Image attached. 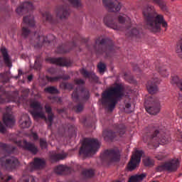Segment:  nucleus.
I'll return each instance as SVG.
<instances>
[{
  "instance_id": "obj_1",
  "label": "nucleus",
  "mask_w": 182,
  "mask_h": 182,
  "mask_svg": "<svg viewBox=\"0 0 182 182\" xmlns=\"http://www.w3.org/2000/svg\"><path fill=\"white\" fill-rule=\"evenodd\" d=\"M142 15L144 19L145 27L151 32H160L161 25L163 28L167 29L168 24L164 19V16L157 14L154 6H145L142 10Z\"/></svg>"
},
{
  "instance_id": "obj_2",
  "label": "nucleus",
  "mask_w": 182,
  "mask_h": 182,
  "mask_svg": "<svg viewBox=\"0 0 182 182\" xmlns=\"http://www.w3.org/2000/svg\"><path fill=\"white\" fill-rule=\"evenodd\" d=\"M87 50L91 53H96V55H105L107 59H111L114 53V46L113 41L110 38H98L92 45H87Z\"/></svg>"
},
{
  "instance_id": "obj_3",
  "label": "nucleus",
  "mask_w": 182,
  "mask_h": 182,
  "mask_svg": "<svg viewBox=\"0 0 182 182\" xmlns=\"http://www.w3.org/2000/svg\"><path fill=\"white\" fill-rule=\"evenodd\" d=\"M73 102L77 103L73 106V110L75 113H80L85 109V103L89 100L90 93L89 90L82 85H78L72 94Z\"/></svg>"
},
{
  "instance_id": "obj_4",
  "label": "nucleus",
  "mask_w": 182,
  "mask_h": 182,
  "mask_svg": "<svg viewBox=\"0 0 182 182\" xmlns=\"http://www.w3.org/2000/svg\"><path fill=\"white\" fill-rule=\"evenodd\" d=\"M55 13L58 20L53 18V16H52V14H50L49 11H45L43 13L42 16L46 19V22H49L51 25H58V23H59V21H62V19H67L69 16V7L67 6H58L56 8Z\"/></svg>"
},
{
  "instance_id": "obj_5",
  "label": "nucleus",
  "mask_w": 182,
  "mask_h": 182,
  "mask_svg": "<svg viewBox=\"0 0 182 182\" xmlns=\"http://www.w3.org/2000/svg\"><path fill=\"white\" fill-rule=\"evenodd\" d=\"M100 149V144L96 139L85 138L80 149V154L87 157L91 154H95Z\"/></svg>"
},
{
  "instance_id": "obj_6",
  "label": "nucleus",
  "mask_w": 182,
  "mask_h": 182,
  "mask_svg": "<svg viewBox=\"0 0 182 182\" xmlns=\"http://www.w3.org/2000/svg\"><path fill=\"white\" fill-rule=\"evenodd\" d=\"M144 140L148 144H159L160 141L163 143V135L161 134V130H160V126L157 124L151 125L144 137Z\"/></svg>"
},
{
  "instance_id": "obj_7",
  "label": "nucleus",
  "mask_w": 182,
  "mask_h": 182,
  "mask_svg": "<svg viewBox=\"0 0 182 182\" xmlns=\"http://www.w3.org/2000/svg\"><path fill=\"white\" fill-rule=\"evenodd\" d=\"M114 87L111 90H105L102 94L100 102L107 112H112L114 109Z\"/></svg>"
},
{
  "instance_id": "obj_8",
  "label": "nucleus",
  "mask_w": 182,
  "mask_h": 182,
  "mask_svg": "<svg viewBox=\"0 0 182 182\" xmlns=\"http://www.w3.org/2000/svg\"><path fill=\"white\" fill-rule=\"evenodd\" d=\"M144 106L146 112L152 116L159 114L161 110V103L157 97H149L146 100Z\"/></svg>"
},
{
  "instance_id": "obj_9",
  "label": "nucleus",
  "mask_w": 182,
  "mask_h": 182,
  "mask_svg": "<svg viewBox=\"0 0 182 182\" xmlns=\"http://www.w3.org/2000/svg\"><path fill=\"white\" fill-rule=\"evenodd\" d=\"M25 25H28L30 28H33V26H35L33 15L26 16L23 18L21 36H23V38H28L31 34V30L27 27H25Z\"/></svg>"
},
{
  "instance_id": "obj_10",
  "label": "nucleus",
  "mask_w": 182,
  "mask_h": 182,
  "mask_svg": "<svg viewBox=\"0 0 182 182\" xmlns=\"http://www.w3.org/2000/svg\"><path fill=\"white\" fill-rule=\"evenodd\" d=\"M127 95H129L127 88L122 83H114V105H117L118 102H120L123 97H125Z\"/></svg>"
},
{
  "instance_id": "obj_11",
  "label": "nucleus",
  "mask_w": 182,
  "mask_h": 182,
  "mask_svg": "<svg viewBox=\"0 0 182 182\" xmlns=\"http://www.w3.org/2000/svg\"><path fill=\"white\" fill-rule=\"evenodd\" d=\"M144 152L141 150H135L132 154L130 161L127 164V168L129 171H133L135 168L140 164L141 160V156H143Z\"/></svg>"
},
{
  "instance_id": "obj_12",
  "label": "nucleus",
  "mask_w": 182,
  "mask_h": 182,
  "mask_svg": "<svg viewBox=\"0 0 182 182\" xmlns=\"http://www.w3.org/2000/svg\"><path fill=\"white\" fill-rule=\"evenodd\" d=\"M0 161L1 166L5 167L6 170H13V168H16L17 166L19 165V161L14 156H11L9 159L1 158Z\"/></svg>"
},
{
  "instance_id": "obj_13",
  "label": "nucleus",
  "mask_w": 182,
  "mask_h": 182,
  "mask_svg": "<svg viewBox=\"0 0 182 182\" xmlns=\"http://www.w3.org/2000/svg\"><path fill=\"white\" fill-rule=\"evenodd\" d=\"M180 167V162L178 159L172 160L168 162H166L163 165L158 167L159 171H161V170H166V171H169L170 173H173L174 171H177V168Z\"/></svg>"
},
{
  "instance_id": "obj_14",
  "label": "nucleus",
  "mask_w": 182,
  "mask_h": 182,
  "mask_svg": "<svg viewBox=\"0 0 182 182\" xmlns=\"http://www.w3.org/2000/svg\"><path fill=\"white\" fill-rule=\"evenodd\" d=\"M46 164V161L43 159L35 158L33 162H31L26 167V171H33V170H41L43 168Z\"/></svg>"
},
{
  "instance_id": "obj_15",
  "label": "nucleus",
  "mask_w": 182,
  "mask_h": 182,
  "mask_svg": "<svg viewBox=\"0 0 182 182\" xmlns=\"http://www.w3.org/2000/svg\"><path fill=\"white\" fill-rule=\"evenodd\" d=\"M35 38H36V44L34 46L35 48H42L43 43H50L55 36L53 35H48V36H41L38 33H34Z\"/></svg>"
},
{
  "instance_id": "obj_16",
  "label": "nucleus",
  "mask_w": 182,
  "mask_h": 182,
  "mask_svg": "<svg viewBox=\"0 0 182 182\" xmlns=\"http://www.w3.org/2000/svg\"><path fill=\"white\" fill-rule=\"evenodd\" d=\"M48 62L52 63L53 65H57L58 66H72V60L68 58H48L46 59Z\"/></svg>"
},
{
  "instance_id": "obj_17",
  "label": "nucleus",
  "mask_w": 182,
  "mask_h": 182,
  "mask_svg": "<svg viewBox=\"0 0 182 182\" xmlns=\"http://www.w3.org/2000/svg\"><path fill=\"white\" fill-rule=\"evenodd\" d=\"M101 161L105 164H110L114 161V149H106L100 156Z\"/></svg>"
},
{
  "instance_id": "obj_18",
  "label": "nucleus",
  "mask_w": 182,
  "mask_h": 182,
  "mask_svg": "<svg viewBox=\"0 0 182 182\" xmlns=\"http://www.w3.org/2000/svg\"><path fill=\"white\" fill-rule=\"evenodd\" d=\"M18 146L23 147L24 150H27L32 153V154H36L38 153V147L35 144L26 141V139H23V141H19L17 142Z\"/></svg>"
},
{
  "instance_id": "obj_19",
  "label": "nucleus",
  "mask_w": 182,
  "mask_h": 182,
  "mask_svg": "<svg viewBox=\"0 0 182 182\" xmlns=\"http://www.w3.org/2000/svg\"><path fill=\"white\" fill-rule=\"evenodd\" d=\"M75 47H76V38H74L72 42L59 46L56 49V53H68V52H70V50L73 49Z\"/></svg>"
},
{
  "instance_id": "obj_20",
  "label": "nucleus",
  "mask_w": 182,
  "mask_h": 182,
  "mask_svg": "<svg viewBox=\"0 0 182 182\" xmlns=\"http://www.w3.org/2000/svg\"><path fill=\"white\" fill-rule=\"evenodd\" d=\"M32 9H33L32 3L31 1H26L21 4V6L16 9V11L18 15H23L26 14V12H30Z\"/></svg>"
},
{
  "instance_id": "obj_21",
  "label": "nucleus",
  "mask_w": 182,
  "mask_h": 182,
  "mask_svg": "<svg viewBox=\"0 0 182 182\" xmlns=\"http://www.w3.org/2000/svg\"><path fill=\"white\" fill-rule=\"evenodd\" d=\"M60 74L55 77H50L49 75H46V78L47 79L48 82H59L60 79L63 80H69L70 79V76L65 75V70H59Z\"/></svg>"
},
{
  "instance_id": "obj_22",
  "label": "nucleus",
  "mask_w": 182,
  "mask_h": 182,
  "mask_svg": "<svg viewBox=\"0 0 182 182\" xmlns=\"http://www.w3.org/2000/svg\"><path fill=\"white\" fill-rule=\"evenodd\" d=\"M159 83H160L159 78H154L153 80H149L146 85L149 93L151 95H155V93H157V92H159V88L156 85H159Z\"/></svg>"
},
{
  "instance_id": "obj_23",
  "label": "nucleus",
  "mask_w": 182,
  "mask_h": 182,
  "mask_svg": "<svg viewBox=\"0 0 182 182\" xmlns=\"http://www.w3.org/2000/svg\"><path fill=\"white\" fill-rule=\"evenodd\" d=\"M67 156L68 154L65 152L58 154L56 151H53L50 152L49 160L51 163H56L57 161L66 159Z\"/></svg>"
},
{
  "instance_id": "obj_24",
  "label": "nucleus",
  "mask_w": 182,
  "mask_h": 182,
  "mask_svg": "<svg viewBox=\"0 0 182 182\" xmlns=\"http://www.w3.org/2000/svg\"><path fill=\"white\" fill-rule=\"evenodd\" d=\"M54 171L55 173H56V174H61V175L66 176V174H70V173L73 171V169H72L71 167H69L68 166L59 165L55 167V168L54 169Z\"/></svg>"
},
{
  "instance_id": "obj_25",
  "label": "nucleus",
  "mask_w": 182,
  "mask_h": 182,
  "mask_svg": "<svg viewBox=\"0 0 182 182\" xmlns=\"http://www.w3.org/2000/svg\"><path fill=\"white\" fill-rule=\"evenodd\" d=\"M0 52L3 56V60L5 65H6L8 68H12V61L11 60V56H9L6 48H5V46H2L0 48Z\"/></svg>"
},
{
  "instance_id": "obj_26",
  "label": "nucleus",
  "mask_w": 182,
  "mask_h": 182,
  "mask_svg": "<svg viewBox=\"0 0 182 182\" xmlns=\"http://www.w3.org/2000/svg\"><path fill=\"white\" fill-rule=\"evenodd\" d=\"M80 73L85 79H90L91 82H98L99 77H97L96 74L93 72H89L86 69L82 68L80 70Z\"/></svg>"
},
{
  "instance_id": "obj_27",
  "label": "nucleus",
  "mask_w": 182,
  "mask_h": 182,
  "mask_svg": "<svg viewBox=\"0 0 182 182\" xmlns=\"http://www.w3.org/2000/svg\"><path fill=\"white\" fill-rule=\"evenodd\" d=\"M0 149L5 153V156H6L15 153L16 147L0 142Z\"/></svg>"
},
{
  "instance_id": "obj_28",
  "label": "nucleus",
  "mask_w": 182,
  "mask_h": 182,
  "mask_svg": "<svg viewBox=\"0 0 182 182\" xmlns=\"http://www.w3.org/2000/svg\"><path fill=\"white\" fill-rule=\"evenodd\" d=\"M46 113L48 114L47 117V124L49 128L52 127V124L53 123V117H55V114L52 112V107L50 105L46 104L45 105Z\"/></svg>"
},
{
  "instance_id": "obj_29",
  "label": "nucleus",
  "mask_w": 182,
  "mask_h": 182,
  "mask_svg": "<svg viewBox=\"0 0 182 182\" xmlns=\"http://www.w3.org/2000/svg\"><path fill=\"white\" fill-rule=\"evenodd\" d=\"M3 122L7 127H12V126L15 124V119H14L12 114L9 113H6L4 114Z\"/></svg>"
},
{
  "instance_id": "obj_30",
  "label": "nucleus",
  "mask_w": 182,
  "mask_h": 182,
  "mask_svg": "<svg viewBox=\"0 0 182 182\" xmlns=\"http://www.w3.org/2000/svg\"><path fill=\"white\" fill-rule=\"evenodd\" d=\"M21 120L22 121H20V127H21V129H28L31 127V118L29 115L27 114H23Z\"/></svg>"
},
{
  "instance_id": "obj_31",
  "label": "nucleus",
  "mask_w": 182,
  "mask_h": 182,
  "mask_svg": "<svg viewBox=\"0 0 182 182\" xmlns=\"http://www.w3.org/2000/svg\"><path fill=\"white\" fill-rule=\"evenodd\" d=\"M105 24L111 28V29H114V17L112 14H109L104 18Z\"/></svg>"
},
{
  "instance_id": "obj_32",
  "label": "nucleus",
  "mask_w": 182,
  "mask_h": 182,
  "mask_svg": "<svg viewBox=\"0 0 182 182\" xmlns=\"http://www.w3.org/2000/svg\"><path fill=\"white\" fill-rule=\"evenodd\" d=\"M63 132L64 133L68 132L69 136H73V134H76V128L75 127V125L72 124H65L63 125Z\"/></svg>"
},
{
  "instance_id": "obj_33",
  "label": "nucleus",
  "mask_w": 182,
  "mask_h": 182,
  "mask_svg": "<svg viewBox=\"0 0 182 182\" xmlns=\"http://www.w3.org/2000/svg\"><path fill=\"white\" fill-rule=\"evenodd\" d=\"M102 136L105 141H113V139H114V132L112 129H106L103 131Z\"/></svg>"
},
{
  "instance_id": "obj_34",
  "label": "nucleus",
  "mask_w": 182,
  "mask_h": 182,
  "mask_svg": "<svg viewBox=\"0 0 182 182\" xmlns=\"http://www.w3.org/2000/svg\"><path fill=\"white\" fill-rule=\"evenodd\" d=\"M156 70L163 76V77H167L168 73H167V68L159 63H156L155 67Z\"/></svg>"
},
{
  "instance_id": "obj_35",
  "label": "nucleus",
  "mask_w": 182,
  "mask_h": 182,
  "mask_svg": "<svg viewBox=\"0 0 182 182\" xmlns=\"http://www.w3.org/2000/svg\"><path fill=\"white\" fill-rule=\"evenodd\" d=\"M102 4L108 12H114V0H102Z\"/></svg>"
},
{
  "instance_id": "obj_36",
  "label": "nucleus",
  "mask_w": 182,
  "mask_h": 182,
  "mask_svg": "<svg viewBox=\"0 0 182 182\" xmlns=\"http://www.w3.org/2000/svg\"><path fill=\"white\" fill-rule=\"evenodd\" d=\"M127 127L124 124H119L116 127L115 129V136H119L122 137L124 134H126Z\"/></svg>"
},
{
  "instance_id": "obj_37",
  "label": "nucleus",
  "mask_w": 182,
  "mask_h": 182,
  "mask_svg": "<svg viewBox=\"0 0 182 182\" xmlns=\"http://www.w3.org/2000/svg\"><path fill=\"white\" fill-rule=\"evenodd\" d=\"M122 150L121 148H115L114 149V163L115 164H119L122 161Z\"/></svg>"
},
{
  "instance_id": "obj_38",
  "label": "nucleus",
  "mask_w": 182,
  "mask_h": 182,
  "mask_svg": "<svg viewBox=\"0 0 182 182\" xmlns=\"http://www.w3.org/2000/svg\"><path fill=\"white\" fill-rule=\"evenodd\" d=\"M33 117L34 119H45V120L47 122L48 118L45 116V114L43 112L41 111H36V110H32L31 112Z\"/></svg>"
},
{
  "instance_id": "obj_39",
  "label": "nucleus",
  "mask_w": 182,
  "mask_h": 182,
  "mask_svg": "<svg viewBox=\"0 0 182 182\" xmlns=\"http://www.w3.org/2000/svg\"><path fill=\"white\" fill-rule=\"evenodd\" d=\"M151 2H152L154 5H157L159 6L161 11H167V6L164 0H151Z\"/></svg>"
},
{
  "instance_id": "obj_40",
  "label": "nucleus",
  "mask_w": 182,
  "mask_h": 182,
  "mask_svg": "<svg viewBox=\"0 0 182 182\" xmlns=\"http://www.w3.org/2000/svg\"><path fill=\"white\" fill-rule=\"evenodd\" d=\"M146 177V174L141 173L140 175L132 176L129 178L128 182H141L143 179Z\"/></svg>"
},
{
  "instance_id": "obj_41",
  "label": "nucleus",
  "mask_w": 182,
  "mask_h": 182,
  "mask_svg": "<svg viewBox=\"0 0 182 182\" xmlns=\"http://www.w3.org/2000/svg\"><path fill=\"white\" fill-rule=\"evenodd\" d=\"M140 35V31L137 28H134L131 29L129 31L127 32L126 36L129 38H139Z\"/></svg>"
},
{
  "instance_id": "obj_42",
  "label": "nucleus",
  "mask_w": 182,
  "mask_h": 182,
  "mask_svg": "<svg viewBox=\"0 0 182 182\" xmlns=\"http://www.w3.org/2000/svg\"><path fill=\"white\" fill-rule=\"evenodd\" d=\"M30 106L33 109V110H36L38 112L43 110V107H42V105H41V102L38 101L32 102Z\"/></svg>"
},
{
  "instance_id": "obj_43",
  "label": "nucleus",
  "mask_w": 182,
  "mask_h": 182,
  "mask_svg": "<svg viewBox=\"0 0 182 182\" xmlns=\"http://www.w3.org/2000/svg\"><path fill=\"white\" fill-rule=\"evenodd\" d=\"M82 174L85 178H92L95 176V171L93 169H83Z\"/></svg>"
},
{
  "instance_id": "obj_44",
  "label": "nucleus",
  "mask_w": 182,
  "mask_h": 182,
  "mask_svg": "<svg viewBox=\"0 0 182 182\" xmlns=\"http://www.w3.org/2000/svg\"><path fill=\"white\" fill-rule=\"evenodd\" d=\"M144 166L146 167H153L154 166V160L149 156L145 157L143 159Z\"/></svg>"
},
{
  "instance_id": "obj_45",
  "label": "nucleus",
  "mask_w": 182,
  "mask_h": 182,
  "mask_svg": "<svg viewBox=\"0 0 182 182\" xmlns=\"http://www.w3.org/2000/svg\"><path fill=\"white\" fill-rule=\"evenodd\" d=\"M176 53H178L179 58L182 59V34L181 36V39L178 41L176 44Z\"/></svg>"
},
{
  "instance_id": "obj_46",
  "label": "nucleus",
  "mask_w": 182,
  "mask_h": 182,
  "mask_svg": "<svg viewBox=\"0 0 182 182\" xmlns=\"http://www.w3.org/2000/svg\"><path fill=\"white\" fill-rule=\"evenodd\" d=\"M44 91L46 93H50L51 95H58V93H59V90L54 86L46 87Z\"/></svg>"
},
{
  "instance_id": "obj_47",
  "label": "nucleus",
  "mask_w": 182,
  "mask_h": 182,
  "mask_svg": "<svg viewBox=\"0 0 182 182\" xmlns=\"http://www.w3.org/2000/svg\"><path fill=\"white\" fill-rule=\"evenodd\" d=\"M97 68L100 75H103L105 72H106V64H105L104 63L100 62L97 64Z\"/></svg>"
},
{
  "instance_id": "obj_48",
  "label": "nucleus",
  "mask_w": 182,
  "mask_h": 182,
  "mask_svg": "<svg viewBox=\"0 0 182 182\" xmlns=\"http://www.w3.org/2000/svg\"><path fill=\"white\" fill-rule=\"evenodd\" d=\"M60 87L64 90H72V89H73V85L72 83L63 82L60 83Z\"/></svg>"
},
{
  "instance_id": "obj_49",
  "label": "nucleus",
  "mask_w": 182,
  "mask_h": 182,
  "mask_svg": "<svg viewBox=\"0 0 182 182\" xmlns=\"http://www.w3.org/2000/svg\"><path fill=\"white\" fill-rule=\"evenodd\" d=\"M62 70L61 68H49L47 69L48 73L50 75H58L60 73L59 70Z\"/></svg>"
},
{
  "instance_id": "obj_50",
  "label": "nucleus",
  "mask_w": 182,
  "mask_h": 182,
  "mask_svg": "<svg viewBox=\"0 0 182 182\" xmlns=\"http://www.w3.org/2000/svg\"><path fill=\"white\" fill-rule=\"evenodd\" d=\"M68 2H70L74 8H80V6H82L80 0H68Z\"/></svg>"
},
{
  "instance_id": "obj_51",
  "label": "nucleus",
  "mask_w": 182,
  "mask_h": 182,
  "mask_svg": "<svg viewBox=\"0 0 182 182\" xmlns=\"http://www.w3.org/2000/svg\"><path fill=\"white\" fill-rule=\"evenodd\" d=\"M180 80H180L178 76H172L171 83V85H176V86H178Z\"/></svg>"
},
{
  "instance_id": "obj_52",
  "label": "nucleus",
  "mask_w": 182,
  "mask_h": 182,
  "mask_svg": "<svg viewBox=\"0 0 182 182\" xmlns=\"http://www.w3.org/2000/svg\"><path fill=\"white\" fill-rule=\"evenodd\" d=\"M49 99L51 100L52 103H62V98L56 96L49 97Z\"/></svg>"
},
{
  "instance_id": "obj_53",
  "label": "nucleus",
  "mask_w": 182,
  "mask_h": 182,
  "mask_svg": "<svg viewBox=\"0 0 182 182\" xmlns=\"http://www.w3.org/2000/svg\"><path fill=\"white\" fill-rule=\"evenodd\" d=\"M29 137L31 140H34V141H36L37 140H39V136H38V133L33 132L31 131V132L29 134Z\"/></svg>"
},
{
  "instance_id": "obj_54",
  "label": "nucleus",
  "mask_w": 182,
  "mask_h": 182,
  "mask_svg": "<svg viewBox=\"0 0 182 182\" xmlns=\"http://www.w3.org/2000/svg\"><path fill=\"white\" fill-rule=\"evenodd\" d=\"M124 79H125L127 82H128L129 83H133V82H134V80L133 79V76L127 73H124Z\"/></svg>"
},
{
  "instance_id": "obj_55",
  "label": "nucleus",
  "mask_w": 182,
  "mask_h": 182,
  "mask_svg": "<svg viewBox=\"0 0 182 182\" xmlns=\"http://www.w3.org/2000/svg\"><path fill=\"white\" fill-rule=\"evenodd\" d=\"M0 178L1 180V182H15V180H14L11 176H9L6 180L4 181V176H2V173H1V171H0Z\"/></svg>"
},
{
  "instance_id": "obj_56",
  "label": "nucleus",
  "mask_w": 182,
  "mask_h": 182,
  "mask_svg": "<svg viewBox=\"0 0 182 182\" xmlns=\"http://www.w3.org/2000/svg\"><path fill=\"white\" fill-rule=\"evenodd\" d=\"M114 8H115V11H117V12H119V11H120V9H122V3H120V1L117 0H115Z\"/></svg>"
},
{
  "instance_id": "obj_57",
  "label": "nucleus",
  "mask_w": 182,
  "mask_h": 182,
  "mask_svg": "<svg viewBox=\"0 0 182 182\" xmlns=\"http://www.w3.org/2000/svg\"><path fill=\"white\" fill-rule=\"evenodd\" d=\"M40 146L41 149H46L48 144L46 143V140L44 139H40Z\"/></svg>"
},
{
  "instance_id": "obj_58",
  "label": "nucleus",
  "mask_w": 182,
  "mask_h": 182,
  "mask_svg": "<svg viewBox=\"0 0 182 182\" xmlns=\"http://www.w3.org/2000/svg\"><path fill=\"white\" fill-rule=\"evenodd\" d=\"M35 182V176H28L26 178L23 179V182Z\"/></svg>"
},
{
  "instance_id": "obj_59",
  "label": "nucleus",
  "mask_w": 182,
  "mask_h": 182,
  "mask_svg": "<svg viewBox=\"0 0 182 182\" xmlns=\"http://www.w3.org/2000/svg\"><path fill=\"white\" fill-rule=\"evenodd\" d=\"M75 83H76V85H85V80L82 79H76L75 80Z\"/></svg>"
},
{
  "instance_id": "obj_60",
  "label": "nucleus",
  "mask_w": 182,
  "mask_h": 182,
  "mask_svg": "<svg viewBox=\"0 0 182 182\" xmlns=\"http://www.w3.org/2000/svg\"><path fill=\"white\" fill-rule=\"evenodd\" d=\"M6 132V129L2 122H0V133H5Z\"/></svg>"
},
{
  "instance_id": "obj_61",
  "label": "nucleus",
  "mask_w": 182,
  "mask_h": 182,
  "mask_svg": "<svg viewBox=\"0 0 182 182\" xmlns=\"http://www.w3.org/2000/svg\"><path fill=\"white\" fill-rule=\"evenodd\" d=\"M118 21L119 23H124V22H126V18L123 17L122 16H119L118 17Z\"/></svg>"
},
{
  "instance_id": "obj_62",
  "label": "nucleus",
  "mask_w": 182,
  "mask_h": 182,
  "mask_svg": "<svg viewBox=\"0 0 182 182\" xmlns=\"http://www.w3.org/2000/svg\"><path fill=\"white\" fill-rule=\"evenodd\" d=\"M156 159H157V160H163L164 159H166V155L160 154L156 156Z\"/></svg>"
},
{
  "instance_id": "obj_63",
  "label": "nucleus",
  "mask_w": 182,
  "mask_h": 182,
  "mask_svg": "<svg viewBox=\"0 0 182 182\" xmlns=\"http://www.w3.org/2000/svg\"><path fill=\"white\" fill-rule=\"evenodd\" d=\"M34 68L36 69V70H39V69H41V64L38 63V60L35 61Z\"/></svg>"
},
{
  "instance_id": "obj_64",
  "label": "nucleus",
  "mask_w": 182,
  "mask_h": 182,
  "mask_svg": "<svg viewBox=\"0 0 182 182\" xmlns=\"http://www.w3.org/2000/svg\"><path fill=\"white\" fill-rule=\"evenodd\" d=\"M58 112L60 114L62 113H66V109L65 108L60 109H58Z\"/></svg>"
}]
</instances>
